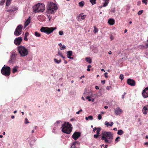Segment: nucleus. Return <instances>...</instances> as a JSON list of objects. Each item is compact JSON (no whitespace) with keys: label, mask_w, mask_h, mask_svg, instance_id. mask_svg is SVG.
I'll list each match as a JSON object with an SVG mask.
<instances>
[{"label":"nucleus","mask_w":148,"mask_h":148,"mask_svg":"<svg viewBox=\"0 0 148 148\" xmlns=\"http://www.w3.org/2000/svg\"><path fill=\"white\" fill-rule=\"evenodd\" d=\"M113 139V134L111 132L106 131L102 132L101 133V139L104 140L106 143H111Z\"/></svg>","instance_id":"1"},{"label":"nucleus","mask_w":148,"mask_h":148,"mask_svg":"<svg viewBox=\"0 0 148 148\" xmlns=\"http://www.w3.org/2000/svg\"><path fill=\"white\" fill-rule=\"evenodd\" d=\"M17 49L20 56L21 57H25L28 54V49L24 46L21 45L18 46Z\"/></svg>","instance_id":"2"},{"label":"nucleus","mask_w":148,"mask_h":148,"mask_svg":"<svg viewBox=\"0 0 148 148\" xmlns=\"http://www.w3.org/2000/svg\"><path fill=\"white\" fill-rule=\"evenodd\" d=\"M58 8V7L56 4L51 2H48L47 3V12L48 13L53 14Z\"/></svg>","instance_id":"3"},{"label":"nucleus","mask_w":148,"mask_h":148,"mask_svg":"<svg viewBox=\"0 0 148 148\" xmlns=\"http://www.w3.org/2000/svg\"><path fill=\"white\" fill-rule=\"evenodd\" d=\"M61 127L62 132L66 134H69L72 131L71 125L69 122H65Z\"/></svg>","instance_id":"4"},{"label":"nucleus","mask_w":148,"mask_h":148,"mask_svg":"<svg viewBox=\"0 0 148 148\" xmlns=\"http://www.w3.org/2000/svg\"><path fill=\"white\" fill-rule=\"evenodd\" d=\"M33 10L35 13L43 12L45 10V5L43 3H38L33 7Z\"/></svg>","instance_id":"5"},{"label":"nucleus","mask_w":148,"mask_h":148,"mask_svg":"<svg viewBox=\"0 0 148 148\" xmlns=\"http://www.w3.org/2000/svg\"><path fill=\"white\" fill-rule=\"evenodd\" d=\"M56 27H42L40 29L41 32L49 34L54 30L56 29Z\"/></svg>","instance_id":"6"},{"label":"nucleus","mask_w":148,"mask_h":148,"mask_svg":"<svg viewBox=\"0 0 148 148\" xmlns=\"http://www.w3.org/2000/svg\"><path fill=\"white\" fill-rule=\"evenodd\" d=\"M2 74L6 76H9L10 74V67L5 66L2 68L1 71Z\"/></svg>","instance_id":"7"},{"label":"nucleus","mask_w":148,"mask_h":148,"mask_svg":"<svg viewBox=\"0 0 148 148\" xmlns=\"http://www.w3.org/2000/svg\"><path fill=\"white\" fill-rule=\"evenodd\" d=\"M22 27L23 26L21 25L17 27L14 32V34L16 36H18L21 34Z\"/></svg>","instance_id":"8"},{"label":"nucleus","mask_w":148,"mask_h":148,"mask_svg":"<svg viewBox=\"0 0 148 148\" xmlns=\"http://www.w3.org/2000/svg\"><path fill=\"white\" fill-rule=\"evenodd\" d=\"M22 39L21 37L16 38L14 40V43L16 45H19L21 44Z\"/></svg>","instance_id":"9"},{"label":"nucleus","mask_w":148,"mask_h":148,"mask_svg":"<svg viewBox=\"0 0 148 148\" xmlns=\"http://www.w3.org/2000/svg\"><path fill=\"white\" fill-rule=\"evenodd\" d=\"M142 94L144 98H146L148 97V87L145 88L143 90Z\"/></svg>","instance_id":"10"},{"label":"nucleus","mask_w":148,"mask_h":148,"mask_svg":"<svg viewBox=\"0 0 148 148\" xmlns=\"http://www.w3.org/2000/svg\"><path fill=\"white\" fill-rule=\"evenodd\" d=\"M86 17V15L84 14L83 13H81L77 17V20L79 21H81L82 20H84Z\"/></svg>","instance_id":"11"},{"label":"nucleus","mask_w":148,"mask_h":148,"mask_svg":"<svg viewBox=\"0 0 148 148\" xmlns=\"http://www.w3.org/2000/svg\"><path fill=\"white\" fill-rule=\"evenodd\" d=\"M114 112L116 115H120L123 112V110L119 107H117L114 110Z\"/></svg>","instance_id":"12"},{"label":"nucleus","mask_w":148,"mask_h":148,"mask_svg":"<svg viewBox=\"0 0 148 148\" xmlns=\"http://www.w3.org/2000/svg\"><path fill=\"white\" fill-rule=\"evenodd\" d=\"M127 84L132 86H134L135 85V82L133 79H128L127 81Z\"/></svg>","instance_id":"13"},{"label":"nucleus","mask_w":148,"mask_h":148,"mask_svg":"<svg viewBox=\"0 0 148 148\" xmlns=\"http://www.w3.org/2000/svg\"><path fill=\"white\" fill-rule=\"evenodd\" d=\"M80 136V133L79 132H75L72 135V138L75 140L77 139Z\"/></svg>","instance_id":"14"},{"label":"nucleus","mask_w":148,"mask_h":148,"mask_svg":"<svg viewBox=\"0 0 148 148\" xmlns=\"http://www.w3.org/2000/svg\"><path fill=\"white\" fill-rule=\"evenodd\" d=\"M60 123H61L60 121H58L54 124L53 127L54 130L60 127L61 124Z\"/></svg>","instance_id":"15"},{"label":"nucleus","mask_w":148,"mask_h":148,"mask_svg":"<svg viewBox=\"0 0 148 148\" xmlns=\"http://www.w3.org/2000/svg\"><path fill=\"white\" fill-rule=\"evenodd\" d=\"M143 113L144 114H146L148 112V105L144 106L142 110Z\"/></svg>","instance_id":"16"},{"label":"nucleus","mask_w":148,"mask_h":148,"mask_svg":"<svg viewBox=\"0 0 148 148\" xmlns=\"http://www.w3.org/2000/svg\"><path fill=\"white\" fill-rule=\"evenodd\" d=\"M72 51H67L66 52L67 58L71 60H73V57H71L72 54Z\"/></svg>","instance_id":"17"},{"label":"nucleus","mask_w":148,"mask_h":148,"mask_svg":"<svg viewBox=\"0 0 148 148\" xmlns=\"http://www.w3.org/2000/svg\"><path fill=\"white\" fill-rule=\"evenodd\" d=\"M79 145L78 142H75L72 144L71 148H79Z\"/></svg>","instance_id":"18"},{"label":"nucleus","mask_w":148,"mask_h":148,"mask_svg":"<svg viewBox=\"0 0 148 148\" xmlns=\"http://www.w3.org/2000/svg\"><path fill=\"white\" fill-rule=\"evenodd\" d=\"M108 22L110 25H112L114 24L115 21L114 19L110 18L108 19Z\"/></svg>","instance_id":"19"},{"label":"nucleus","mask_w":148,"mask_h":148,"mask_svg":"<svg viewBox=\"0 0 148 148\" xmlns=\"http://www.w3.org/2000/svg\"><path fill=\"white\" fill-rule=\"evenodd\" d=\"M104 2V3L103 4V5L101 6L100 8H101L102 7H105L107 6L109 3V0H103Z\"/></svg>","instance_id":"20"},{"label":"nucleus","mask_w":148,"mask_h":148,"mask_svg":"<svg viewBox=\"0 0 148 148\" xmlns=\"http://www.w3.org/2000/svg\"><path fill=\"white\" fill-rule=\"evenodd\" d=\"M113 122H111L109 124V123L106 121L105 122L104 124L107 127H108L109 126H110V127H112L113 125Z\"/></svg>","instance_id":"21"},{"label":"nucleus","mask_w":148,"mask_h":148,"mask_svg":"<svg viewBox=\"0 0 148 148\" xmlns=\"http://www.w3.org/2000/svg\"><path fill=\"white\" fill-rule=\"evenodd\" d=\"M30 17H29L25 23V27L29 25V24L30 23Z\"/></svg>","instance_id":"22"},{"label":"nucleus","mask_w":148,"mask_h":148,"mask_svg":"<svg viewBox=\"0 0 148 148\" xmlns=\"http://www.w3.org/2000/svg\"><path fill=\"white\" fill-rule=\"evenodd\" d=\"M92 97V92L90 93V95L88 96H87L86 98V99L88 100L89 101H91V98Z\"/></svg>","instance_id":"23"},{"label":"nucleus","mask_w":148,"mask_h":148,"mask_svg":"<svg viewBox=\"0 0 148 148\" xmlns=\"http://www.w3.org/2000/svg\"><path fill=\"white\" fill-rule=\"evenodd\" d=\"M18 67L17 66H16L14 67L12 69V73H15L17 71V70Z\"/></svg>","instance_id":"24"},{"label":"nucleus","mask_w":148,"mask_h":148,"mask_svg":"<svg viewBox=\"0 0 148 148\" xmlns=\"http://www.w3.org/2000/svg\"><path fill=\"white\" fill-rule=\"evenodd\" d=\"M93 116L92 115L89 116L88 117H86L85 118V119L86 121L92 120H93Z\"/></svg>","instance_id":"25"},{"label":"nucleus","mask_w":148,"mask_h":148,"mask_svg":"<svg viewBox=\"0 0 148 148\" xmlns=\"http://www.w3.org/2000/svg\"><path fill=\"white\" fill-rule=\"evenodd\" d=\"M58 54H57L56 56H58V55L60 56L63 59H65V57L63 56V54L60 51H59L58 52Z\"/></svg>","instance_id":"26"},{"label":"nucleus","mask_w":148,"mask_h":148,"mask_svg":"<svg viewBox=\"0 0 148 148\" xmlns=\"http://www.w3.org/2000/svg\"><path fill=\"white\" fill-rule=\"evenodd\" d=\"M84 2L83 1L79 3V6L81 8H82L84 5Z\"/></svg>","instance_id":"27"},{"label":"nucleus","mask_w":148,"mask_h":148,"mask_svg":"<svg viewBox=\"0 0 148 148\" xmlns=\"http://www.w3.org/2000/svg\"><path fill=\"white\" fill-rule=\"evenodd\" d=\"M117 134L119 135H122L124 134V132L121 130H118Z\"/></svg>","instance_id":"28"},{"label":"nucleus","mask_w":148,"mask_h":148,"mask_svg":"<svg viewBox=\"0 0 148 148\" xmlns=\"http://www.w3.org/2000/svg\"><path fill=\"white\" fill-rule=\"evenodd\" d=\"M54 62L58 64L60 63L61 62V60H57L56 58L54 59Z\"/></svg>","instance_id":"29"},{"label":"nucleus","mask_w":148,"mask_h":148,"mask_svg":"<svg viewBox=\"0 0 148 148\" xmlns=\"http://www.w3.org/2000/svg\"><path fill=\"white\" fill-rule=\"evenodd\" d=\"M29 35V33L27 32H26L25 34V36L24 37V40L27 41V37Z\"/></svg>","instance_id":"30"},{"label":"nucleus","mask_w":148,"mask_h":148,"mask_svg":"<svg viewBox=\"0 0 148 148\" xmlns=\"http://www.w3.org/2000/svg\"><path fill=\"white\" fill-rule=\"evenodd\" d=\"M50 14L47 13V16L48 17L49 21H51V19L52 18V16L50 15Z\"/></svg>","instance_id":"31"},{"label":"nucleus","mask_w":148,"mask_h":148,"mask_svg":"<svg viewBox=\"0 0 148 148\" xmlns=\"http://www.w3.org/2000/svg\"><path fill=\"white\" fill-rule=\"evenodd\" d=\"M86 61L89 63H91L92 62L91 60L89 58L87 57L86 58Z\"/></svg>","instance_id":"32"},{"label":"nucleus","mask_w":148,"mask_h":148,"mask_svg":"<svg viewBox=\"0 0 148 148\" xmlns=\"http://www.w3.org/2000/svg\"><path fill=\"white\" fill-rule=\"evenodd\" d=\"M94 28L93 32L95 34H96L98 32V29L95 26H94Z\"/></svg>","instance_id":"33"},{"label":"nucleus","mask_w":148,"mask_h":148,"mask_svg":"<svg viewBox=\"0 0 148 148\" xmlns=\"http://www.w3.org/2000/svg\"><path fill=\"white\" fill-rule=\"evenodd\" d=\"M101 128L100 127H97V130L96 134L99 135L100 131L101 130Z\"/></svg>","instance_id":"34"},{"label":"nucleus","mask_w":148,"mask_h":148,"mask_svg":"<svg viewBox=\"0 0 148 148\" xmlns=\"http://www.w3.org/2000/svg\"><path fill=\"white\" fill-rule=\"evenodd\" d=\"M17 10V8L15 7H13L10 9V11H14Z\"/></svg>","instance_id":"35"},{"label":"nucleus","mask_w":148,"mask_h":148,"mask_svg":"<svg viewBox=\"0 0 148 148\" xmlns=\"http://www.w3.org/2000/svg\"><path fill=\"white\" fill-rule=\"evenodd\" d=\"M34 35L36 37H40V34L37 32H35V33H34Z\"/></svg>","instance_id":"36"},{"label":"nucleus","mask_w":148,"mask_h":148,"mask_svg":"<svg viewBox=\"0 0 148 148\" xmlns=\"http://www.w3.org/2000/svg\"><path fill=\"white\" fill-rule=\"evenodd\" d=\"M11 0H7L6 3V6H8L10 5Z\"/></svg>","instance_id":"37"},{"label":"nucleus","mask_w":148,"mask_h":148,"mask_svg":"<svg viewBox=\"0 0 148 148\" xmlns=\"http://www.w3.org/2000/svg\"><path fill=\"white\" fill-rule=\"evenodd\" d=\"M96 0H90V2L92 5H93L96 3Z\"/></svg>","instance_id":"38"},{"label":"nucleus","mask_w":148,"mask_h":148,"mask_svg":"<svg viewBox=\"0 0 148 148\" xmlns=\"http://www.w3.org/2000/svg\"><path fill=\"white\" fill-rule=\"evenodd\" d=\"M66 48V47L64 45H63L61 47H60V49L61 50H63L65 49Z\"/></svg>","instance_id":"39"},{"label":"nucleus","mask_w":148,"mask_h":148,"mask_svg":"<svg viewBox=\"0 0 148 148\" xmlns=\"http://www.w3.org/2000/svg\"><path fill=\"white\" fill-rule=\"evenodd\" d=\"M124 78V76L122 74L120 75L119 76V78L121 79V81Z\"/></svg>","instance_id":"40"},{"label":"nucleus","mask_w":148,"mask_h":148,"mask_svg":"<svg viewBox=\"0 0 148 148\" xmlns=\"http://www.w3.org/2000/svg\"><path fill=\"white\" fill-rule=\"evenodd\" d=\"M139 47L141 49H146L145 46L143 45H139Z\"/></svg>","instance_id":"41"},{"label":"nucleus","mask_w":148,"mask_h":148,"mask_svg":"<svg viewBox=\"0 0 148 148\" xmlns=\"http://www.w3.org/2000/svg\"><path fill=\"white\" fill-rule=\"evenodd\" d=\"M120 139V137L119 136L117 137L115 139V142H117L119 141V140Z\"/></svg>","instance_id":"42"},{"label":"nucleus","mask_w":148,"mask_h":148,"mask_svg":"<svg viewBox=\"0 0 148 148\" xmlns=\"http://www.w3.org/2000/svg\"><path fill=\"white\" fill-rule=\"evenodd\" d=\"M147 0H142V2L143 3H144L145 5H147Z\"/></svg>","instance_id":"43"},{"label":"nucleus","mask_w":148,"mask_h":148,"mask_svg":"<svg viewBox=\"0 0 148 148\" xmlns=\"http://www.w3.org/2000/svg\"><path fill=\"white\" fill-rule=\"evenodd\" d=\"M5 0H1L0 2V5H2L4 3Z\"/></svg>","instance_id":"44"},{"label":"nucleus","mask_w":148,"mask_h":148,"mask_svg":"<svg viewBox=\"0 0 148 148\" xmlns=\"http://www.w3.org/2000/svg\"><path fill=\"white\" fill-rule=\"evenodd\" d=\"M59 34L60 35L62 36L63 35L64 33L63 31H61L59 32Z\"/></svg>","instance_id":"45"},{"label":"nucleus","mask_w":148,"mask_h":148,"mask_svg":"<svg viewBox=\"0 0 148 148\" xmlns=\"http://www.w3.org/2000/svg\"><path fill=\"white\" fill-rule=\"evenodd\" d=\"M143 10H141L139 11L138 12V14L139 15H141L143 12Z\"/></svg>","instance_id":"46"},{"label":"nucleus","mask_w":148,"mask_h":148,"mask_svg":"<svg viewBox=\"0 0 148 148\" xmlns=\"http://www.w3.org/2000/svg\"><path fill=\"white\" fill-rule=\"evenodd\" d=\"M102 118L100 114H99L98 116V119L99 120H101Z\"/></svg>","instance_id":"47"},{"label":"nucleus","mask_w":148,"mask_h":148,"mask_svg":"<svg viewBox=\"0 0 148 148\" xmlns=\"http://www.w3.org/2000/svg\"><path fill=\"white\" fill-rule=\"evenodd\" d=\"M99 136V135L96 134L94 135V137L95 138H97Z\"/></svg>","instance_id":"48"},{"label":"nucleus","mask_w":148,"mask_h":148,"mask_svg":"<svg viewBox=\"0 0 148 148\" xmlns=\"http://www.w3.org/2000/svg\"><path fill=\"white\" fill-rule=\"evenodd\" d=\"M25 123L26 124H28L29 123L28 121L27 118H25Z\"/></svg>","instance_id":"49"},{"label":"nucleus","mask_w":148,"mask_h":148,"mask_svg":"<svg viewBox=\"0 0 148 148\" xmlns=\"http://www.w3.org/2000/svg\"><path fill=\"white\" fill-rule=\"evenodd\" d=\"M141 2L140 1H138L137 3V4L138 5H140Z\"/></svg>","instance_id":"50"},{"label":"nucleus","mask_w":148,"mask_h":148,"mask_svg":"<svg viewBox=\"0 0 148 148\" xmlns=\"http://www.w3.org/2000/svg\"><path fill=\"white\" fill-rule=\"evenodd\" d=\"M108 75V73L107 72H106L104 73V75L105 76V77L106 78H107L108 77V76L107 75Z\"/></svg>","instance_id":"51"},{"label":"nucleus","mask_w":148,"mask_h":148,"mask_svg":"<svg viewBox=\"0 0 148 148\" xmlns=\"http://www.w3.org/2000/svg\"><path fill=\"white\" fill-rule=\"evenodd\" d=\"M101 83L103 84H104L105 83V80H102Z\"/></svg>","instance_id":"52"},{"label":"nucleus","mask_w":148,"mask_h":148,"mask_svg":"<svg viewBox=\"0 0 148 148\" xmlns=\"http://www.w3.org/2000/svg\"><path fill=\"white\" fill-rule=\"evenodd\" d=\"M112 11L113 12H115V8H114L112 9Z\"/></svg>","instance_id":"53"},{"label":"nucleus","mask_w":148,"mask_h":148,"mask_svg":"<svg viewBox=\"0 0 148 148\" xmlns=\"http://www.w3.org/2000/svg\"><path fill=\"white\" fill-rule=\"evenodd\" d=\"M111 88V86H107L106 88V89L108 90H109L110 89V88Z\"/></svg>","instance_id":"54"},{"label":"nucleus","mask_w":148,"mask_h":148,"mask_svg":"<svg viewBox=\"0 0 148 148\" xmlns=\"http://www.w3.org/2000/svg\"><path fill=\"white\" fill-rule=\"evenodd\" d=\"M145 49H146L147 48H148V43H147L145 46Z\"/></svg>","instance_id":"55"},{"label":"nucleus","mask_w":148,"mask_h":148,"mask_svg":"<svg viewBox=\"0 0 148 148\" xmlns=\"http://www.w3.org/2000/svg\"><path fill=\"white\" fill-rule=\"evenodd\" d=\"M97 128L96 127H95L93 129V131H94V132H95L96 130H97Z\"/></svg>","instance_id":"56"},{"label":"nucleus","mask_w":148,"mask_h":148,"mask_svg":"<svg viewBox=\"0 0 148 148\" xmlns=\"http://www.w3.org/2000/svg\"><path fill=\"white\" fill-rule=\"evenodd\" d=\"M58 46L60 47V48L62 46V45L61 43H59L58 44Z\"/></svg>","instance_id":"57"},{"label":"nucleus","mask_w":148,"mask_h":148,"mask_svg":"<svg viewBox=\"0 0 148 148\" xmlns=\"http://www.w3.org/2000/svg\"><path fill=\"white\" fill-rule=\"evenodd\" d=\"M113 37L112 36H111L110 37V39H111V40H112L113 39Z\"/></svg>","instance_id":"58"},{"label":"nucleus","mask_w":148,"mask_h":148,"mask_svg":"<svg viewBox=\"0 0 148 148\" xmlns=\"http://www.w3.org/2000/svg\"><path fill=\"white\" fill-rule=\"evenodd\" d=\"M84 76L83 75H82V76H81V77H79V79H82V78H84Z\"/></svg>","instance_id":"59"},{"label":"nucleus","mask_w":148,"mask_h":148,"mask_svg":"<svg viewBox=\"0 0 148 148\" xmlns=\"http://www.w3.org/2000/svg\"><path fill=\"white\" fill-rule=\"evenodd\" d=\"M91 101H92V102H93L95 101V99L94 98H92L91 99Z\"/></svg>","instance_id":"60"},{"label":"nucleus","mask_w":148,"mask_h":148,"mask_svg":"<svg viewBox=\"0 0 148 148\" xmlns=\"http://www.w3.org/2000/svg\"><path fill=\"white\" fill-rule=\"evenodd\" d=\"M95 89H97V90L99 89V88L98 86H96L95 87Z\"/></svg>","instance_id":"61"},{"label":"nucleus","mask_w":148,"mask_h":148,"mask_svg":"<svg viewBox=\"0 0 148 148\" xmlns=\"http://www.w3.org/2000/svg\"><path fill=\"white\" fill-rule=\"evenodd\" d=\"M144 145H148V142H145L144 143Z\"/></svg>","instance_id":"62"},{"label":"nucleus","mask_w":148,"mask_h":148,"mask_svg":"<svg viewBox=\"0 0 148 148\" xmlns=\"http://www.w3.org/2000/svg\"><path fill=\"white\" fill-rule=\"evenodd\" d=\"M91 66L90 65H88V66H87V67L88 68H91Z\"/></svg>","instance_id":"63"},{"label":"nucleus","mask_w":148,"mask_h":148,"mask_svg":"<svg viewBox=\"0 0 148 148\" xmlns=\"http://www.w3.org/2000/svg\"><path fill=\"white\" fill-rule=\"evenodd\" d=\"M108 147V145H106L104 146V148H107Z\"/></svg>","instance_id":"64"}]
</instances>
